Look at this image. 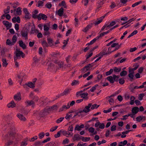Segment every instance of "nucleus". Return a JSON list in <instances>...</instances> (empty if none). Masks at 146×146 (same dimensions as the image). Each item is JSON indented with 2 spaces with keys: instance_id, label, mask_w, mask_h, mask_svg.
<instances>
[{
  "instance_id": "obj_1",
  "label": "nucleus",
  "mask_w": 146,
  "mask_h": 146,
  "mask_svg": "<svg viewBox=\"0 0 146 146\" xmlns=\"http://www.w3.org/2000/svg\"><path fill=\"white\" fill-rule=\"evenodd\" d=\"M19 135L18 133L13 131H10L5 135V139H9L12 141L15 144L18 141Z\"/></svg>"
},
{
  "instance_id": "obj_2",
  "label": "nucleus",
  "mask_w": 146,
  "mask_h": 146,
  "mask_svg": "<svg viewBox=\"0 0 146 146\" xmlns=\"http://www.w3.org/2000/svg\"><path fill=\"white\" fill-rule=\"evenodd\" d=\"M16 56L17 57H20L21 56L22 58H23L25 56V54L22 51L19 50L17 49L16 52L15 53Z\"/></svg>"
},
{
  "instance_id": "obj_3",
  "label": "nucleus",
  "mask_w": 146,
  "mask_h": 146,
  "mask_svg": "<svg viewBox=\"0 0 146 146\" xmlns=\"http://www.w3.org/2000/svg\"><path fill=\"white\" fill-rule=\"evenodd\" d=\"M47 16L45 15L40 13L38 15V20L40 21L41 19L44 20H46L47 19Z\"/></svg>"
},
{
  "instance_id": "obj_4",
  "label": "nucleus",
  "mask_w": 146,
  "mask_h": 146,
  "mask_svg": "<svg viewBox=\"0 0 146 146\" xmlns=\"http://www.w3.org/2000/svg\"><path fill=\"white\" fill-rule=\"evenodd\" d=\"M17 116L21 121H25L27 120L23 114L21 113H19L17 114Z\"/></svg>"
},
{
  "instance_id": "obj_5",
  "label": "nucleus",
  "mask_w": 146,
  "mask_h": 146,
  "mask_svg": "<svg viewBox=\"0 0 146 146\" xmlns=\"http://www.w3.org/2000/svg\"><path fill=\"white\" fill-rule=\"evenodd\" d=\"M92 106L91 103L88 104V106H86L83 110V111L85 113H87L90 111V108Z\"/></svg>"
},
{
  "instance_id": "obj_6",
  "label": "nucleus",
  "mask_w": 146,
  "mask_h": 146,
  "mask_svg": "<svg viewBox=\"0 0 146 146\" xmlns=\"http://www.w3.org/2000/svg\"><path fill=\"white\" fill-rule=\"evenodd\" d=\"M28 30L26 29L22 30L21 32L22 36H28Z\"/></svg>"
},
{
  "instance_id": "obj_7",
  "label": "nucleus",
  "mask_w": 146,
  "mask_h": 146,
  "mask_svg": "<svg viewBox=\"0 0 146 146\" xmlns=\"http://www.w3.org/2000/svg\"><path fill=\"white\" fill-rule=\"evenodd\" d=\"M3 23L7 28H9L12 27V23H9V22L7 21H4L3 22Z\"/></svg>"
},
{
  "instance_id": "obj_8",
  "label": "nucleus",
  "mask_w": 146,
  "mask_h": 146,
  "mask_svg": "<svg viewBox=\"0 0 146 146\" xmlns=\"http://www.w3.org/2000/svg\"><path fill=\"white\" fill-rule=\"evenodd\" d=\"M19 43L20 47H21L23 49H26V45L24 43L22 40H19Z\"/></svg>"
},
{
  "instance_id": "obj_9",
  "label": "nucleus",
  "mask_w": 146,
  "mask_h": 146,
  "mask_svg": "<svg viewBox=\"0 0 146 146\" xmlns=\"http://www.w3.org/2000/svg\"><path fill=\"white\" fill-rule=\"evenodd\" d=\"M93 24L91 23L88 25L86 27L83 29V31L86 32L90 29L92 27Z\"/></svg>"
},
{
  "instance_id": "obj_10",
  "label": "nucleus",
  "mask_w": 146,
  "mask_h": 146,
  "mask_svg": "<svg viewBox=\"0 0 146 146\" xmlns=\"http://www.w3.org/2000/svg\"><path fill=\"white\" fill-rule=\"evenodd\" d=\"M110 31H110V29L106 32H103L102 33V31L100 32H100L98 33L99 35L98 36H103L106 35Z\"/></svg>"
},
{
  "instance_id": "obj_11",
  "label": "nucleus",
  "mask_w": 146,
  "mask_h": 146,
  "mask_svg": "<svg viewBox=\"0 0 146 146\" xmlns=\"http://www.w3.org/2000/svg\"><path fill=\"white\" fill-rule=\"evenodd\" d=\"M6 139L7 141L5 143V146H9L13 145L14 143V142L9 139Z\"/></svg>"
},
{
  "instance_id": "obj_12",
  "label": "nucleus",
  "mask_w": 146,
  "mask_h": 146,
  "mask_svg": "<svg viewBox=\"0 0 146 146\" xmlns=\"http://www.w3.org/2000/svg\"><path fill=\"white\" fill-rule=\"evenodd\" d=\"M139 111V108L138 107H133L132 109V112L133 113V114H134V115L135 114L137 113Z\"/></svg>"
},
{
  "instance_id": "obj_13",
  "label": "nucleus",
  "mask_w": 146,
  "mask_h": 146,
  "mask_svg": "<svg viewBox=\"0 0 146 146\" xmlns=\"http://www.w3.org/2000/svg\"><path fill=\"white\" fill-rule=\"evenodd\" d=\"M38 11L37 10H35L33 12V14L32 15V17L33 18L35 19H37L38 17V15H36L38 13Z\"/></svg>"
},
{
  "instance_id": "obj_14",
  "label": "nucleus",
  "mask_w": 146,
  "mask_h": 146,
  "mask_svg": "<svg viewBox=\"0 0 146 146\" xmlns=\"http://www.w3.org/2000/svg\"><path fill=\"white\" fill-rule=\"evenodd\" d=\"M7 107L8 108H13L16 106V104L14 101H12L11 102L7 104Z\"/></svg>"
},
{
  "instance_id": "obj_15",
  "label": "nucleus",
  "mask_w": 146,
  "mask_h": 146,
  "mask_svg": "<svg viewBox=\"0 0 146 146\" xmlns=\"http://www.w3.org/2000/svg\"><path fill=\"white\" fill-rule=\"evenodd\" d=\"M88 93L86 92L83 93L82 94H80V96H81V97L83 99L85 100H87L88 99Z\"/></svg>"
},
{
  "instance_id": "obj_16",
  "label": "nucleus",
  "mask_w": 146,
  "mask_h": 146,
  "mask_svg": "<svg viewBox=\"0 0 146 146\" xmlns=\"http://www.w3.org/2000/svg\"><path fill=\"white\" fill-rule=\"evenodd\" d=\"M14 99L16 100H21V94L19 92L17 94L15 95L14 96Z\"/></svg>"
},
{
  "instance_id": "obj_17",
  "label": "nucleus",
  "mask_w": 146,
  "mask_h": 146,
  "mask_svg": "<svg viewBox=\"0 0 146 146\" xmlns=\"http://www.w3.org/2000/svg\"><path fill=\"white\" fill-rule=\"evenodd\" d=\"M64 13V9L62 7H61L59 9L58 11V14L59 16H62Z\"/></svg>"
},
{
  "instance_id": "obj_18",
  "label": "nucleus",
  "mask_w": 146,
  "mask_h": 146,
  "mask_svg": "<svg viewBox=\"0 0 146 146\" xmlns=\"http://www.w3.org/2000/svg\"><path fill=\"white\" fill-rule=\"evenodd\" d=\"M111 27L109 25V24L106 23H105V24L103 26V27L101 28L100 30V32L102 31L105 29L106 28H107L108 29H109Z\"/></svg>"
},
{
  "instance_id": "obj_19",
  "label": "nucleus",
  "mask_w": 146,
  "mask_h": 146,
  "mask_svg": "<svg viewBox=\"0 0 146 146\" xmlns=\"http://www.w3.org/2000/svg\"><path fill=\"white\" fill-rule=\"evenodd\" d=\"M105 17V16H104L100 17L99 18V20L96 21L94 22V24L95 25H97L101 23L103 19H104Z\"/></svg>"
},
{
  "instance_id": "obj_20",
  "label": "nucleus",
  "mask_w": 146,
  "mask_h": 146,
  "mask_svg": "<svg viewBox=\"0 0 146 146\" xmlns=\"http://www.w3.org/2000/svg\"><path fill=\"white\" fill-rule=\"evenodd\" d=\"M105 17V16H104L100 17L99 18V20L96 21L94 22V24L95 25H97L101 23L103 19H104Z\"/></svg>"
},
{
  "instance_id": "obj_21",
  "label": "nucleus",
  "mask_w": 146,
  "mask_h": 146,
  "mask_svg": "<svg viewBox=\"0 0 146 146\" xmlns=\"http://www.w3.org/2000/svg\"><path fill=\"white\" fill-rule=\"evenodd\" d=\"M70 107V106L69 105V104H68V105L67 106L66 105H64L62 106V107L60 108L59 109V112L62 111H63L64 109H69Z\"/></svg>"
},
{
  "instance_id": "obj_22",
  "label": "nucleus",
  "mask_w": 146,
  "mask_h": 146,
  "mask_svg": "<svg viewBox=\"0 0 146 146\" xmlns=\"http://www.w3.org/2000/svg\"><path fill=\"white\" fill-rule=\"evenodd\" d=\"M106 49L105 48L102 51V52H101L100 53V54H99V55H100L101 56H103L104 55L107 54H109V52H106Z\"/></svg>"
},
{
  "instance_id": "obj_23",
  "label": "nucleus",
  "mask_w": 146,
  "mask_h": 146,
  "mask_svg": "<svg viewBox=\"0 0 146 146\" xmlns=\"http://www.w3.org/2000/svg\"><path fill=\"white\" fill-rule=\"evenodd\" d=\"M47 115V113L45 111V110L41 111L39 113V115L41 117H44Z\"/></svg>"
},
{
  "instance_id": "obj_24",
  "label": "nucleus",
  "mask_w": 146,
  "mask_h": 146,
  "mask_svg": "<svg viewBox=\"0 0 146 146\" xmlns=\"http://www.w3.org/2000/svg\"><path fill=\"white\" fill-rule=\"evenodd\" d=\"M25 85L28 86L31 88H33L35 87V84L32 82H29L28 83L26 84Z\"/></svg>"
},
{
  "instance_id": "obj_25",
  "label": "nucleus",
  "mask_w": 146,
  "mask_h": 146,
  "mask_svg": "<svg viewBox=\"0 0 146 146\" xmlns=\"http://www.w3.org/2000/svg\"><path fill=\"white\" fill-rule=\"evenodd\" d=\"M16 14L17 15H20L22 14L21 8L20 7H18L16 11Z\"/></svg>"
},
{
  "instance_id": "obj_26",
  "label": "nucleus",
  "mask_w": 146,
  "mask_h": 146,
  "mask_svg": "<svg viewBox=\"0 0 146 146\" xmlns=\"http://www.w3.org/2000/svg\"><path fill=\"white\" fill-rule=\"evenodd\" d=\"M59 5L61 6H63L64 7L66 8H67V7L66 5V3L64 1H62L61 3H59Z\"/></svg>"
},
{
  "instance_id": "obj_27",
  "label": "nucleus",
  "mask_w": 146,
  "mask_h": 146,
  "mask_svg": "<svg viewBox=\"0 0 146 146\" xmlns=\"http://www.w3.org/2000/svg\"><path fill=\"white\" fill-rule=\"evenodd\" d=\"M107 79L111 83H113L114 82L113 77L111 76L108 77L107 78Z\"/></svg>"
},
{
  "instance_id": "obj_28",
  "label": "nucleus",
  "mask_w": 146,
  "mask_h": 146,
  "mask_svg": "<svg viewBox=\"0 0 146 146\" xmlns=\"http://www.w3.org/2000/svg\"><path fill=\"white\" fill-rule=\"evenodd\" d=\"M145 118V117L143 116H139L137 117L136 118V121L138 122H140L142 120L143 118Z\"/></svg>"
},
{
  "instance_id": "obj_29",
  "label": "nucleus",
  "mask_w": 146,
  "mask_h": 146,
  "mask_svg": "<svg viewBox=\"0 0 146 146\" xmlns=\"http://www.w3.org/2000/svg\"><path fill=\"white\" fill-rule=\"evenodd\" d=\"M38 30H35L31 31H30V34H34V35L36 36L38 33Z\"/></svg>"
},
{
  "instance_id": "obj_30",
  "label": "nucleus",
  "mask_w": 146,
  "mask_h": 146,
  "mask_svg": "<svg viewBox=\"0 0 146 146\" xmlns=\"http://www.w3.org/2000/svg\"><path fill=\"white\" fill-rule=\"evenodd\" d=\"M135 99V97L133 96H132L130 98L131 101L130 102V104L132 105H133L134 102V100Z\"/></svg>"
},
{
  "instance_id": "obj_31",
  "label": "nucleus",
  "mask_w": 146,
  "mask_h": 146,
  "mask_svg": "<svg viewBox=\"0 0 146 146\" xmlns=\"http://www.w3.org/2000/svg\"><path fill=\"white\" fill-rule=\"evenodd\" d=\"M26 102H27L28 104V105H27V106H30L31 105H32L33 107L35 104V103L34 102L33 100L29 101H27Z\"/></svg>"
},
{
  "instance_id": "obj_32",
  "label": "nucleus",
  "mask_w": 146,
  "mask_h": 146,
  "mask_svg": "<svg viewBox=\"0 0 146 146\" xmlns=\"http://www.w3.org/2000/svg\"><path fill=\"white\" fill-rule=\"evenodd\" d=\"M127 74V71L125 70H123L121 71L120 74V75L121 76H126Z\"/></svg>"
},
{
  "instance_id": "obj_33",
  "label": "nucleus",
  "mask_w": 146,
  "mask_h": 146,
  "mask_svg": "<svg viewBox=\"0 0 146 146\" xmlns=\"http://www.w3.org/2000/svg\"><path fill=\"white\" fill-rule=\"evenodd\" d=\"M93 66V64L92 63L89 64L85 66V68H86L88 70H90V68L92 67Z\"/></svg>"
},
{
  "instance_id": "obj_34",
  "label": "nucleus",
  "mask_w": 146,
  "mask_h": 146,
  "mask_svg": "<svg viewBox=\"0 0 146 146\" xmlns=\"http://www.w3.org/2000/svg\"><path fill=\"white\" fill-rule=\"evenodd\" d=\"M41 44L42 45V46L44 47V46H46V47H48V45L46 42L44 40H43L42 41Z\"/></svg>"
},
{
  "instance_id": "obj_35",
  "label": "nucleus",
  "mask_w": 146,
  "mask_h": 146,
  "mask_svg": "<svg viewBox=\"0 0 146 146\" xmlns=\"http://www.w3.org/2000/svg\"><path fill=\"white\" fill-rule=\"evenodd\" d=\"M48 43L50 46L53 45V41L52 39L50 38H47Z\"/></svg>"
},
{
  "instance_id": "obj_36",
  "label": "nucleus",
  "mask_w": 146,
  "mask_h": 146,
  "mask_svg": "<svg viewBox=\"0 0 146 146\" xmlns=\"http://www.w3.org/2000/svg\"><path fill=\"white\" fill-rule=\"evenodd\" d=\"M82 137V141H89V140L90 139V137H86L85 138H84V137H82V136L81 137Z\"/></svg>"
},
{
  "instance_id": "obj_37",
  "label": "nucleus",
  "mask_w": 146,
  "mask_h": 146,
  "mask_svg": "<svg viewBox=\"0 0 146 146\" xmlns=\"http://www.w3.org/2000/svg\"><path fill=\"white\" fill-rule=\"evenodd\" d=\"M2 61L3 62V66H6L7 64L8 63L7 62L6 60L5 59H4L3 58L2 59Z\"/></svg>"
},
{
  "instance_id": "obj_38",
  "label": "nucleus",
  "mask_w": 146,
  "mask_h": 146,
  "mask_svg": "<svg viewBox=\"0 0 146 146\" xmlns=\"http://www.w3.org/2000/svg\"><path fill=\"white\" fill-rule=\"evenodd\" d=\"M128 0H120V2L123 4L120 5V7L123 6L124 5V4H126Z\"/></svg>"
},
{
  "instance_id": "obj_39",
  "label": "nucleus",
  "mask_w": 146,
  "mask_h": 146,
  "mask_svg": "<svg viewBox=\"0 0 146 146\" xmlns=\"http://www.w3.org/2000/svg\"><path fill=\"white\" fill-rule=\"evenodd\" d=\"M69 40V38H68L66 40H64V42H63V44H64L62 46V49H64V48L66 46V44L68 43V42Z\"/></svg>"
},
{
  "instance_id": "obj_40",
  "label": "nucleus",
  "mask_w": 146,
  "mask_h": 146,
  "mask_svg": "<svg viewBox=\"0 0 146 146\" xmlns=\"http://www.w3.org/2000/svg\"><path fill=\"white\" fill-rule=\"evenodd\" d=\"M38 5H36L38 7H42L43 6V1H39L38 2Z\"/></svg>"
},
{
  "instance_id": "obj_41",
  "label": "nucleus",
  "mask_w": 146,
  "mask_h": 146,
  "mask_svg": "<svg viewBox=\"0 0 146 146\" xmlns=\"http://www.w3.org/2000/svg\"><path fill=\"white\" fill-rule=\"evenodd\" d=\"M144 96V94L142 93L140 94L138 98V99L139 100H141L143 99V98Z\"/></svg>"
},
{
  "instance_id": "obj_42",
  "label": "nucleus",
  "mask_w": 146,
  "mask_h": 146,
  "mask_svg": "<svg viewBox=\"0 0 146 146\" xmlns=\"http://www.w3.org/2000/svg\"><path fill=\"white\" fill-rule=\"evenodd\" d=\"M10 7L9 6H8L7 7V8L6 9L4 10V12L5 13L7 14L9 13L10 11Z\"/></svg>"
},
{
  "instance_id": "obj_43",
  "label": "nucleus",
  "mask_w": 146,
  "mask_h": 146,
  "mask_svg": "<svg viewBox=\"0 0 146 146\" xmlns=\"http://www.w3.org/2000/svg\"><path fill=\"white\" fill-rule=\"evenodd\" d=\"M128 77L129 78V80L130 81H132L134 78V75L133 74H129L128 75Z\"/></svg>"
},
{
  "instance_id": "obj_44",
  "label": "nucleus",
  "mask_w": 146,
  "mask_h": 146,
  "mask_svg": "<svg viewBox=\"0 0 146 146\" xmlns=\"http://www.w3.org/2000/svg\"><path fill=\"white\" fill-rule=\"evenodd\" d=\"M58 108L57 106L56 105H54L50 108L52 111L57 110Z\"/></svg>"
},
{
  "instance_id": "obj_45",
  "label": "nucleus",
  "mask_w": 146,
  "mask_h": 146,
  "mask_svg": "<svg viewBox=\"0 0 146 146\" xmlns=\"http://www.w3.org/2000/svg\"><path fill=\"white\" fill-rule=\"evenodd\" d=\"M113 70L115 72H119L121 71V68H118L116 67H115L113 68Z\"/></svg>"
},
{
  "instance_id": "obj_46",
  "label": "nucleus",
  "mask_w": 146,
  "mask_h": 146,
  "mask_svg": "<svg viewBox=\"0 0 146 146\" xmlns=\"http://www.w3.org/2000/svg\"><path fill=\"white\" fill-rule=\"evenodd\" d=\"M141 3H142V1H139V2H137L136 3H134V4H133L132 5V7H134L135 6H137L138 5H139V4H141Z\"/></svg>"
},
{
  "instance_id": "obj_47",
  "label": "nucleus",
  "mask_w": 146,
  "mask_h": 146,
  "mask_svg": "<svg viewBox=\"0 0 146 146\" xmlns=\"http://www.w3.org/2000/svg\"><path fill=\"white\" fill-rule=\"evenodd\" d=\"M92 106L91 108V109L92 110H94L95 108H96V109L97 108L100 106V105H97L96 104H95L92 105Z\"/></svg>"
},
{
  "instance_id": "obj_48",
  "label": "nucleus",
  "mask_w": 146,
  "mask_h": 146,
  "mask_svg": "<svg viewBox=\"0 0 146 146\" xmlns=\"http://www.w3.org/2000/svg\"><path fill=\"white\" fill-rule=\"evenodd\" d=\"M119 83L121 84H123L125 82V80L123 78H120L119 80Z\"/></svg>"
},
{
  "instance_id": "obj_49",
  "label": "nucleus",
  "mask_w": 146,
  "mask_h": 146,
  "mask_svg": "<svg viewBox=\"0 0 146 146\" xmlns=\"http://www.w3.org/2000/svg\"><path fill=\"white\" fill-rule=\"evenodd\" d=\"M31 15L28 13L25 14V18L26 19H29L31 17Z\"/></svg>"
},
{
  "instance_id": "obj_50",
  "label": "nucleus",
  "mask_w": 146,
  "mask_h": 146,
  "mask_svg": "<svg viewBox=\"0 0 146 146\" xmlns=\"http://www.w3.org/2000/svg\"><path fill=\"white\" fill-rule=\"evenodd\" d=\"M98 3L99 4V5L98 6V7L99 8H100L101 7V5H103L104 3V2L102 1H98Z\"/></svg>"
},
{
  "instance_id": "obj_51",
  "label": "nucleus",
  "mask_w": 146,
  "mask_h": 146,
  "mask_svg": "<svg viewBox=\"0 0 146 146\" xmlns=\"http://www.w3.org/2000/svg\"><path fill=\"white\" fill-rule=\"evenodd\" d=\"M45 6L47 8L50 9L52 7V4L50 3H48L45 5Z\"/></svg>"
},
{
  "instance_id": "obj_52",
  "label": "nucleus",
  "mask_w": 146,
  "mask_h": 146,
  "mask_svg": "<svg viewBox=\"0 0 146 146\" xmlns=\"http://www.w3.org/2000/svg\"><path fill=\"white\" fill-rule=\"evenodd\" d=\"M116 6V5L115 3L114 2H111V4L110 5V7H111V9H113L114 8H115Z\"/></svg>"
},
{
  "instance_id": "obj_53",
  "label": "nucleus",
  "mask_w": 146,
  "mask_h": 146,
  "mask_svg": "<svg viewBox=\"0 0 146 146\" xmlns=\"http://www.w3.org/2000/svg\"><path fill=\"white\" fill-rule=\"evenodd\" d=\"M82 2L84 3V6H86L88 3V0H82Z\"/></svg>"
},
{
  "instance_id": "obj_54",
  "label": "nucleus",
  "mask_w": 146,
  "mask_h": 146,
  "mask_svg": "<svg viewBox=\"0 0 146 146\" xmlns=\"http://www.w3.org/2000/svg\"><path fill=\"white\" fill-rule=\"evenodd\" d=\"M137 33V30H135L132 33H131L128 36H132L134 35H135Z\"/></svg>"
},
{
  "instance_id": "obj_55",
  "label": "nucleus",
  "mask_w": 146,
  "mask_h": 146,
  "mask_svg": "<svg viewBox=\"0 0 146 146\" xmlns=\"http://www.w3.org/2000/svg\"><path fill=\"white\" fill-rule=\"evenodd\" d=\"M43 26V29L44 31H48V30H49V27L47 26V25H44Z\"/></svg>"
},
{
  "instance_id": "obj_56",
  "label": "nucleus",
  "mask_w": 146,
  "mask_h": 146,
  "mask_svg": "<svg viewBox=\"0 0 146 146\" xmlns=\"http://www.w3.org/2000/svg\"><path fill=\"white\" fill-rule=\"evenodd\" d=\"M113 72V69H110V71L107 72L106 73V75L107 76H108L111 74Z\"/></svg>"
},
{
  "instance_id": "obj_57",
  "label": "nucleus",
  "mask_w": 146,
  "mask_h": 146,
  "mask_svg": "<svg viewBox=\"0 0 146 146\" xmlns=\"http://www.w3.org/2000/svg\"><path fill=\"white\" fill-rule=\"evenodd\" d=\"M64 62L62 61L60 62L58 64L59 67L60 68H63V67Z\"/></svg>"
},
{
  "instance_id": "obj_58",
  "label": "nucleus",
  "mask_w": 146,
  "mask_h": 146,
  "mask_svg": "<svg viewBox=\"0 0 146 146\" xmlns=\"http://www.w3.org/2000/svg\"><path fill=\"white\" fill-rule=\"evenodd\" d=\"M6 44L8 45H13V44L12 42H11L10 40L9 39H7V40Z\"/></svg>"
},
{
  "instance_id": "obj_59",
  "label": "nucleus",
  "mask_w": 146,
  "mask_h": 146,
  "mask_svg": "<svg viewBox=\"0 0 146 146\" xmlns=\"http://www.w3.org/2000/svg\"><path fill=\"white\" fill-rule=\"evenodd\" d=\"M38 136H39V138L40 139H41L42 138H43L44 137V133L43 132L40 133L39 134Z\"/></svg>"
},
{
  "instance_id": "obj_60",
  "label": "nucleus",
  "mask_w": 146,
  "mask_h": 146,
  "mask_svg": "<svg viewBox=\"0 0 146 146\" xmlns=\"http://www.w3.org/2000/svg\"><path fill=\"white\" fill-rule=\"evenodd\" d=\"M68 131H72L73 130V127L72 125H70L68 129Z\"/></svg>"
},
{
  "instance_id": "obj_61",
  "label": "nucleus",
  "mask_w": 146,
  "mask_h": 146,
  "mask_svg": "<svg viewBox=\"0 0 146 146\" xmlns=\"http://www.w3.org/2000/svg\"><path fill=\"white\" fill-rule=\"evenodd\" d=\"M81 128L78 125H76V126L75 128H74V130H77L78 131H79L81 130Z\"/></svg>"
},
{
  "instance_id": "obj_62",
  "label": "nucleus",
  "mask_w": 146,
  "mask_h": 146,
  "mask_svg": "<svg viewBox=\"0 0 146 146\" xmlns=\"http://www.w3.org/2000/svg\"><path fill=\"white\" fill-rule=\"evenodd\" d=\"M50 34V32L49 31V30H48V31H44V33L43 35L44 36L49 35Z\"/></svg>"
},
{
  "instance_id": "obj_63",
  "label": "nucleus",
  "mask_w": 146,
  "mask_h": 146,
  "mask_svg": "<svg viewBox=\"0 0 146 146\" xmlns=\"http://www.w3.org/2000/svg\"><path fill=\"white\" fill-rule=\"evenodd\" d=\"M64 119V117H60L57 120L56 122L57 123H59L61 122Z\"/></svg>"
},
{
  "instance_id": "obj_64",
  "label": "nucleus",
  "mask_w": 146,
  "mask_h": 146,
  "mask_svg": "<svg viewBox=\"0 0 146 146\" xmlns=\"http://www.w3.org/2000/svg\"><path fill=\"white\" fill-rule=\"evenodd\" d=\"M27 144L26 141H23L21 142V146H26Z\"/></svg>"
}]
</instances>
